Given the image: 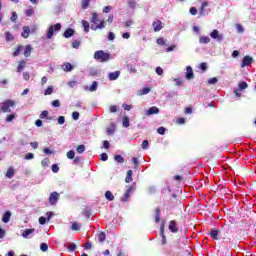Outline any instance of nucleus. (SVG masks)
I'll list each match as a JSON object with an SVG mask.
<instances>
[{"instance_id": "f257e3e1", "label": "nucleus", "mask_w": 256, "mask_h": 256, "mask_svg": "<svg viewBox=\"0 0 256 256\" xmlns=\"http://www.w3.org/2000/svg\"><path fill=\"white\" fill-rule=\"evenodd\" d=\"M110 57L111 55L109 53H106L102 50H98L94 53V59H96V61H100V63L109 61Z\"/></svg>"}, {"instance_id": "f03ea898", "label": "nucleus", "mask_w": 256, "mask_h": 256, "mask_svg": "<svg viewBox=\"0 0 256 256\" xmlns=\"http://www.w3.org/2000/svg\"><path fill=\"white\" fill-rule=\"evenodd\" d=\"M61 31V24L60 23H57L55 25H52L48 28V31H47V34H46V37L47 39H52L53 38V35H55V33Z\"/></svg>"}, {"instance_id": "7ed1b4c3", "label": "nucleus", "mask_w": 256, "mask_h": 256, "mask_svg": "<svg viewBox=\"0 0 256 256\" xmlns=\"http://www.w3.org/2000/svg\"><path fill=\"white\" fill-rule=\"evenodd\" d=\"M13 105H15V103L12 100H7L0 104V109L3 113H11V107H13Z\"/></svg>"}, {"instance_id": "20e7f679", "label": "nucleus", "mask_w": 256, "mask_h": 256, "mask_svg": "<svg viewBox=\"0 0 256 256\" xmlns=\"http://www.w3.org/2000/svg\"><path fill=\"white\" fill-rule=\"evenodd\" d=\"M210 37L212 39H216V41L221 42L223 39H225V36L221 33H219V30H213L210 33Z\"/></svg>"}, {"instance_id": "39448f33", "label": "nucleus", "mask_w": 256, "mask_h": 256, "mask_svg": "<svg viewBox=\"0 0 256 256\" xmlns=\"http://www.w3.org/2000/svg\"><path fill=\"white\" fill-rule=\"evenodd\" d=\"M57 201H59V193L58 192L51 193L49 197V203L51 205H57Z\"/></svg>"}, {"instance_id": "423d86ee", "label": "nucleus", "mask_w": 256, "mask_h": 256, "mask_svg": "<svg viewBox=\"0 0 256 256\" xmlns=\"http://www.w3.org/2000/svg\"><path fill=\"white\" fill-rule=\"evenodd\" d=\"M145 115L147 117L151 115H159V109L157 108V106H152L148 110H145Z\"/></svg>"}, {"instance_id": "0eeeda50", "label": "nucleus", "mask_w": 256, "mask_h": 256, "mask_svg": "<svg viewBox=\"0 0 256 256\" xmlns=\"http://www.w3.org/2000/svg\"><path fill=\"white\" fill-rule=\"evenodd\" d=\"M33 233H35V229H26L24 230V232L22 233V237L24 239H31V237H33Z\"/></svg>"}, {"instance_id": "6e6552de", "label": "nucleus", "mask_w": 256, "mask_h": 256, "mask_svg": "<svg viewBox=\"0 0 256 256\" xmlns=\"http://www.w3.org/2000/svg\"><path fill=\"white\" fill-rule=\"evenodd\" d=\"M120 75H121V71L110 72L108 74V79L109 81H117Z\"/></svg>"}, {"instance_id": "1a4fd4ad", "label": "nucleus", "mask_w": 256, "mask_h": 256, "mask_svg": "<svg viewBox=\"0 0 256 256\" xmlns=\"http://www.w3.org/2000/svg\"><path fill=\"white\" fill-rule=\"evenodd\" d=\"M251 63H253V58H251V56H245L242 60L241 67H247L251 65Z\"/></svg>"}, {"instance_id": "9d476101", "label": "nucleus", "mask_w": 256, "mask_h": 256, "mask_svg": "<svg viewBox=\"0 0 256 256\" xmlns=\"http://www.w3.org/2000/svg\"><path fill=\"white\" fill-rule=\"evenodd\" d=\"M169 231H171V233H178L179 232V228H177V223L174 220L170 221Z\"/></svg>"}, {"instance_id": "9b49d317", "label": "nucleus", "mask_w": 256, "mask_h": 256, "mask_svg": "<svg viewBox=\"0 0 256 256\" xmlns=\"http://www.w3.org/2000/svg\"><path fill=\"white\" fill-rule=\"evenodd\" d=\"M160 234H161V237H162V245H165L167 243V238L165 237V224L161 225Z\"/></svg>"}, {"instance_id": "f8f14e48", "label": "nucleus", "mask_w": 256, "mask_h": 256, "mask_svg": "<svg viewBox=\"0 0 256 256\" xmlns=\"http://www.w3.org/2000/svg\"><path fill=\"white\" fill-rule=\"evenodd\" d=\"M11 221V211H6L2 216L3 223H9Z\"/></svg>"}, {"instance_id": "ddd939ff", "label": "nucleus", "mask_w": 256, "mask_h": 256, "mask_svg": "<svg viewBox=\"0 0 256 256\" xmlns=\"http://www.w3.org/2000/svg\"><path fill=\"white\" fill-rule=\"evenodd\" d=\"M193 77H194L193 68L191 66H188L186 68V79L191 80L193 79Z\"/></svg>"}, {"instance_id": "4468645a", "label": "nucleus", "mask_w": 256, "mask_h": 256, "mask_svg": "<svg viewBox=\"0 0 256 256\" xmlns=\"http://www.w3.org/2000/svg\"><path fill=\"white\" fill-rule=\"evenodd\" d=\"M132 187L128 188L127 191L125 192L124 196L121 198V201H123V203L127 202L129 197H131V191H132Z\"/></svg>"}, {"instance_id": "2eb2a0df", "label": "nucleus", "mask_w": 256, "mask_h": 256, "mask_svg": "<svg viewBox=\"0 0 256 256\" xmlns=\"http://www.w3.org/2000/svg\"><path fill=\"white\" fill-rule=\"evenodd\" d=\"M199 43L201 45H207V43H211V38H209L208 36H200Z\"/></svg>"}, {"instance_id": "dca6fc26", "label": "nucleus", "mask_w": 256, "mask_h": 256, "mask_svg": "<svg viewBox=\"0 0 256 256\" xmlns=\"http://www.w3.org/2000/svg\"><path fill=\"white\" fill-rule=\"evenodd\" d=\"M29 33H31V29H29V26H24L23 31L21 33L22 37L24 39H27L29 37Z\"/></svg>"}, {"instance_id": "f3484780", "label": "nucleus", "mask_w": 256, "mask_h": 256, "mask_svg": "<svg viewBox=\"0 0 256 256\" xmlns=\"http://www.w3.org/2000/svg\"><path fill=\"white\" fill-rule=\"evenodd\" d=\"M73 35H75V30L68 28L65 32H64V37L65 39H69L70 37H73Z\"/></svg>"}, {"instance_id": "a211bd4d", "label": "nucleus", "mask_w": 256, "mask_h": 256, "mask_svg": "<svg viewBox=\"0 0 256 256\" xmlns=\"http://www.w3.org/2000/svg\"><path fill=\"white\" fill-rule=\"evenodd\" d=\"M209 235L214 239L215 241H219V230H211Z\"/></svg>"}, {"instance_id": "6ab92c4d", "label": "nucleus", "mask_w": 256, "mask_h": 256, "mask_svg": "<svg viewBox=\"0 0 256 256\" xmlns=\"http://www.w3.org/2000/svg\"><path fill=\"white\" fill-rule=\"evenodd\" d=\"M153 28L155 32L161 31L163 29V25L161 24V21H156L153 23Z\"/></svg>"}, {"instance_id": "aec40b11", "label": "nucleus", "mask_w": 256, "mask_h": 256, "mask_svg": "<svg viewBox=\"0 0 256 256\" xmlns=\"http://www.w3.org/2000/svg\"><path fill=\"white\" fill-rule=\"evenodd\" d=\"M15 176V169H13V167H10L7 172H6V177L8 179H13V177Z\"/></svg>"}, {"instance_id": "412c9836", "label": "nucleus", "mask_w": 256, "mask_h": 256, "mask_svg": "<svg viewBox=\"0 0 256 256\" xmlns=\"http://www.w3.org/2000/svg\"><path fill=\"white\" fill-rule=\"evenodd\" d=\"M105 28V22L101 21L98 25H92L91 29L92 31H97V29H104Z\"/></svg>"}, {"instance_id": "4be33fe9", "label": "nucleus", "mask_w": 256, "mask_h": 256, "mask_svg": "<svg viewBox=\"0 0 256 256\" xmlns=\"http://www.w3.org/2000/svg\"><path fill=\"white\" fill-rule=\"evenodd\" d=\"M125 181L127 183H131V181H133V170H128L127 171V175H126Z\"/></svg>"}, {"instance_id": "5701e85b", "label": "nucleus", "mask_w": 256, "mask_h": 256, "mask_svg": "<svg viewBox=\"0 0 256 256\" xmlns=\"http://www.w3.org/2000/svg\"><path fill=\"white\" fill-rule=\"evenodd\" d=\"M63 71H73V65L71 63L66 62L62 65Z\"/></svg>"}, {"instance_id": "b1692460", "label": "nucleus", "mask_w": 256, "mask_h": 256, "mask_svg": "<svg viewBox=\"0 0 256 256\" xmlns=\"http://www.w3.org/2000/svg\"><path fill=\"white\" fill-rule=\"evenodd\" d=\"M148 93H151V88L144 87L141 90H139L138 95H148Z\"/></svg>"}, {"instance_id": "393cba45", "label": "nucleus", "mask_w": 256, "mask_h": 256, "mask_svg": "<svg viewBox=\"0 0 256 256\" xmlns=\"http://www.w3.org/2000/svg\"><path fill=\"white\" fill-rule=\"evenodd\" d=\"M205 7H209V2H203L200 7V15L205 16Z\"/></svg>"}, {"instance_id": "a878e982", "label": "nucleus", "mask_w": 256, "mask_h": 256, "mask_svg": "<svg viewBox=\"0 0 256 256\" xmlns=\"http://www.w3.org/2000/svg\"><path fill=\"white\" fill-rule=\"evenodd\" d=\"M105 239H107V236L105 235V232H100V233L98 234V241H99L100 243H103V242L105 241Z\"/></svg>"}, {"instance_id": "bb28decb", "label": "nucleus", "mask_w": 256, "mask_h": 256, "mask_svg": "<svg viewBox=\"0 0 256 256\" xmlns=\"http://www.w3.org/2000/svg\"><path fill=\"white\" fill-rule=\"evenodd\" d=\"M31 51H33V48L31 47V45H27V46H26V49H25V51H24V55H25L26 57H29V56L31 55Z\"/></svg>"}, {"instance_id": "cd10ccee", "label": "nucleus", "mask_w": 256, "mask_h": 256, "mask_svg": "<svg viewBox=\"0 0 256 256\" xmlns=\"http://www.w3.org/2000/svg\"><path fill=\"white\" fill-rule=\"evenodd\" d=\"M105 197L106 199H108V201H113L115 199V196H113V193H111V191H106Z\"/></svg>"}, {"instance_id": "c85d7f7f", "label": "nucleus", "mask_w": 256, "mask_h": 256, "mask_svg": "<svg viewBox=\"0 0 256 256\" xmlns=\"http://www.w3.org/2000/svg\"><path fill=\"white\" fill-rule=\"evenodd\" d=\"M247 87H249L247 82H241L240 84H238L239 91H243V90L247 89Z\"/></svg>"}, {"instance_id": "c756f323", "label": "nucleus", "mask_w": 256, "mask_h": 256, "mask_svg": "<svg viewBox=\"0 0 256 256\" xmlns=\"http://www.w3.org/2000/svg\"><path fill=\"white\" fill-rule=\"evenodd\" d=\"M71 229H72V231H79L81 229V224L74 222V223H72Z\"/></svg>"}, {"instance_id": "7c9ffc66", "label": "nucleus", "mask_w": 256, "mask_h": 256, "mask_svg": "<svg viewBox=\"0 0 256 256\" xmlns=\"http://www.w3.org/2000/svg\"><path fill=\"white\" fill-rule=\"evenodd\" d=\"M91 21L94 23V25H97V23H99V17L97 15V13H93L92 14V19Z\"/></svg>"}, {"instance_id": "2f4dec72", "label": "nucleus", "mask_w": 256, "mask_h": 256, "mask_svg": "<svg viewBox=\"0 0 256 256\" xmlns=\"http://www.w3.org/2000/svg\"><path fill=\"white\" fill-rule=\"evenodd\" d=\"M53 86H48L47 89L44 91V95H53Z\"/></svg>"}, {"instance_id": "473e14b6", "label": "nucleus", "mask_w": 256, "mask_h": 256, "mask_svg": "<svg viewBox=\"0 0 256 256\" xmlns=\"http://www.w3.org/2000/svg\"><path fill=\"white\" fill-rule=\"evenodd\" d=\"M122 123H123V127H129L130 126L129 117L124 116L123 120H122Z\"/></svg>"}, {"instance_id": "72a5a7b5", "label": "nucleus", "mask_w": 256, "mask_h": 256, "mask_svg": "<svg viewBox=\"0 0 256 256\" xmlns=\"http://www.w3.org/2000/svg\"><path fill=\"white\" fill-rule=\"evenodd\" d=\"M25 65H26L25 61H21V62L19 63V65H18V67H17V72H18V73H21V70H22V69H25Z\"/></svg>"}, {"instance_id": "f704fd0d", "label": "nucleus", "mask_w": 256, "mask_h": 256, "mask_svg": "<svg viewBox=\"0 0 256 256\" xmlns=\"http://www.w3.org/2000/svg\"><path fill=\"white\" fill-rule=\"evenodd\" d=\"M128 7L135 9V7H137V2L135 0H128Z\"/></svg>"}, {"instance_id": "c9c22d12", "label": "nucleus", "mask_w": 256, "mask_h": 256, "mask_svg": "<svg viewBox=\"0 0 256 256\" xmlns=\"http://www.w3.org/2000/svg\"><path fill=\"white\" fill-rule=\"evenodd\" d=\"M82 25H83V27H84L85 33H89V22L83 20V21H82Z\"/></svg>"}, {"instance_id": "e433bc0d", "label": "nucleus", "mask_w": 256, "mask_h": 256, "mask_svg": "<svg viewBox=\"0 0 256 256\" xmlns=\"http://www.w3.org/2000/svg\"><path fill=\"white\" fill-rule=\"evenodd\" d=\"M155 221H156V223H159V221H160V217H159V215H160V213H161V210H159V208H156L155 209Z\"/></svg>"}, {"instance_id": "4c0bfd02", "label": "nucleus", "mask_w": 256, "mask_h": 256, "mask_svg": "<svg viewBox=\"0 0 256 256\" xmlns=\"http://www.w3.org/2000/svg\"><path fill=\"white\" fill-rule=\"evenodd\" d=\"M66 156L68 159H75V151L73 150L68 151Z\"/></svg>"}, {"instance_id": "58836bf2", "label": "nucleus", "mask_w": 256, "mask_h": 256, "mask_svg": "<svg viewBox=\"0 0 256 256\" xmlns=\"http://www.w3.org/2000/svg\"><path fill=\"white\" fill-rule=\"evenodd\" d=\"M114 159H115V161H117V163H125V159L122 158L121 155H116V156L114 157Z\"/></svg>"}, {"instance_id": "ea45409f", "label": "nucleus", "mask_w": 256, "mask_h": 256, "mask_svg": "<svg viewBox=\"0 0 256 256\" xmlns=\"http://www.w3.org/2000/svg\"><path fill=\"white\" fill-rule=\"evenodd\" d=\"M77 153L81 154V153H85V145H79L76 148Z\"/></svg>"}, {"instance_id": "a19ab883", "label": "nucleus", "mask_w": 256, "mask_h": 256, "mask_svg": "<svg viewBox=\"0 0 256 256\" xmlns=\"http://www.w3.org/2000/svg\"><path fill=\"white\" fill-rule=\"evenodd\" d=\"M40 249H41V251H43L45 253L46 251L49 250V245H47V243H42L40 245Z\"/></svg>"}, {"instance_id": "79ce46f5", "label": "nucleus", "mask_w": 256, "mask_h": 256, "mask_svg": "<svg viewBox=\"0 0 256 256\" xmlns=\"http://www.w3.org/2000/svg\"><path fill=\"white\" fill-rule=\"evenodd\" d=\"M35 155L33 153H27L24 157V159H26V161H31V159H34Z\"/></svg>"}, {"instance_id": "37998d69", "label": "nucleus", "mask_w": 256, "mask_h": 256, "mask_svg": "<svg viewBox=\"0 0 256 256\" xmlns=\"http://www.w3.org/2000/svg\"><path fill=\"white\" fill-rule=\"evenodd\" d=\"M6 41H13L14 37L13 34H11V32H6Z\"/></svg>"}, {"instance_id": "c03bdc74", "label": "nucleus", "mask_w": 256, "mask_h": 256, "mask_svg": "<svg viewBox=\"0 0 256 256\" xmlns=\"http://www.w3.org/2000/svg\"><path fill=\"white\" fill-rule=\"evenodd\" d=\"M133 19H128L124 22V27H131V25H133Z\"/></svg>"}, {"instance_id": "a18cd8bd", "label": "nucleus", "mask_w": 256, "mask_h": 256, "mask_svg": "<svg viewBox=\"0 0 256 256\" xmlns=\"http://www.w3.org/2000/svg\"><path fill=\"white\" fill-rule=\"evenodd\" d=\"M42 167H49V158H45L41 161Z\"/></svg>"}, {"instance_id": "49530a36", "label": "nucleus", "mask_w": 256, "mask_h": 256, "mask_svg": "<svg viewBox=\"0 0 256 256\" xmlns=\"http://www.w3.org/2000/svg\"><path fill=\"white\" fill-rule=\"evenodd\" d=\"M21 51H23V46H19V47L15 50V52L13 53L14 57H17V56L21 53Z\"/></svg>"}, {"instance_id": "de8ad7c7", "label": "nucleus", "mask_w": 256, "mask_h": 256, "mask_svg": "<svg viewBox=\"0 0 256 256\" xmlns=\"http://www.w3.org/2000/svg\"><path fill=\"white\" fill-rule=\"evenodd\" d=\"M89 91H91V92L97 91V82H96V81H94V82L92 83V85H91L90 88H89Z\"/></svg>"}, {"instance_id": "09e8293b", "label": "nucleus", "mask_w": 256, "mask_h": 256, "mask_svg": "<svg viewBox=\"0 0 256 256\" xmlns=\"http://www.w3.org/2000/svg\"><path fill=\"white\" fill-rule=\"evenodd\" d=\"M236 29L238 33H244L245 32V28H243L241 26V24H236Z\"/></svg>"}, {"instance_id": "8fccbe9b", "label": "nucleus", "mask_w": 256, "mask_h": 256, "mask_svg": "<svg viewBox=\"0 0 256 256\" xmlns=\"http://www.w3.org/2000/svg\"><path fill=\"white\" fill-rule=\"evenodd\" d=\"M79 45H81V42L79 40H75L73 43H72V47L74 49H79Z\"/></svg>"}, {"instance_id": "3c124183", "label": "nucleus", "mask_w": 256, "mask_h": 256, "mask_svg": "<svg viewBox=\"0 0 256 256\" xmlns=\"http://www.w3.org/2000/svg\"><path fill=\"white\" fill-rule=\"evenodd\" d=\"M142 149H149V141L148 140H144L142 142Z\"/></svg>"}, {"instance_id": "603ef678", "label": "nucleus", "mask_w": 256, "mask_h": 256, "mask_svg": "<svg viewBox=\"0 0 256 256\" xmlns=\"http://www.w3.org/2000/svg\"><path fill=\"white\" fill-rule=\"evenodd\" d=\"M217 78L216 77H213V78H210L209 80H208V84L209 85H215L216 83H217Z\"/></svg>"}, {"instance_id": "864d4df0", "label": "nucleus", "mask_w": 256, "mask_h": 256, "mask_svg": "<svg viewBox=\"0 0 256 256\" xmlns=\"http://www.w3.org/2000/svg\"><path fill=\"white\" fill-rule=\"evenodd\" d=\"M13 119H15V114H10L7 116L6 122L11 123V121H13Z\"/></svg>"}, {"instance_id": "5fc2aeb1", "label": "nucleus", "mask_w": 256, "mask_h": 256, "mask_svg": "<svg viewBox=\"0 0 256 256\" xmlns=\"http://www.w3.org/2000/svg\"><path fill=\"white\" fill-rule=\"evenodd\" d=\"M65 123V116L58 117V125H63Z\"/></svg>"}, {"instance_id": "6e6d98bb", "label": "nucleus", "mask_w": 256, "mask_h": 256, "mask_svg": "<svg viewBox=\"0 0 256 256\" xmlns=\"http://www.w3.org/2000/svg\"><path fill=\"white\" fill-rule=\"evenodd\" d=\"M115 133V127L107 128V135H113Z\"/></svg>"}, {"instance_id": "4d7b16f0", "label": "nucleus", "mask_w": 256, "mask_h": 256, "mask_svg": "<svg viewBox=\"0 0 256 256\" xmlns=\"http://www.w3.org/2000/svg\"><path fill=\"white\" fill-rule=\"evenodd\" d=\"M89 1L90 0H83L82 1V8L83 9H87V7H89Z\"/></svg>"}, {"instance_id": "13d9d810", "label": "nucleus", "mask_w": 256, "mask_h": 256, "mask_svg": "<svg viewBox=\"0 0 256 256\" xmlns=\"http://www.w3.org/2000/svg\"><path fill=\"white\" fill-rule=\"evenodd\" d=\"M100 159L101 161H107V159H109V156L107 155V153H102L100 155Z\"/></svg>"}, {"instance_id": "bf43d9fd", "label": "nucleus", "mask_w": 256, "mask_h": 256, "mask_svg": "<svg viewBox=\"0 0 256 256\" xmlns=\"http://www.w3.org/2000/svg\"><path fill=\"white\" fill-rule=\"evenodd\" d=\"M108 40H109V41H115V33L109 32V34H108Z\"/></svg>"}, {"instance_id": "052dcab7", "label": "nucleus", "mask_w": 256, "mask_h": 256, "mask_svg": "<svg viewBox=\"0 0 256 256\" xmlns=\"http://www.w3.org/2000/svg\"><path fill=\"white\" fill-rule=\"evenodd\" d=\"M52 171H53V173H59V166L57 164H53Z\"/></svg>"}, {"instance_id": "680f3d73", "label": "nucleus", "mask_w": 256, "mask_h": 256, "mask_svg": "<svg viewBox=\"0 0 256 256\" xmlns=\"http://www.w3.org/2000/svg\"><path fill=\"white\" fill-rule=\"evenodd\" d=\"M72 118L74 119V121H79V112H73Z\"/></svg>"}, {"instance_id": "e2e57ef3", "label": "nucleus", "mask_w": 256, "mask_h": 256, "mask_svg": "<svg viewBox=\"0 0 256 256\" xmlns=\"http://www.w3.org/2000/svg\"><path fill=\"white\" fill-rule=\"evenodd\" d=\"M69 251H75V249H77V245H75V243H71L68 246Z\"/></svg>"}, {"instance_id": "0e129e2a", "label": "nucleus", "mask_w": 256, "mask_h": 256, "mask_svg": "<svg viewBox=\"0 0 256 256\" xmlns=\"http://www.w3.org/2000/svg\"><path fill=\"white\" fill-rule=\"evenodd\" d=\"M52 106H53V107H61V102H60L59 100H54V101L52 102Z\"/></svg>"}, {"instance_id": "69168bd1", "label": "nucleus", "mask_w": 256, "mask_h": 256, "mask_svg": "<svg viewBox=\"0 0 256 256\" xmlns=\"http://www.w3.org/2000/svg\"><path fill=\"white\" fill-rule=\"evenodd\" d=\"M25 13H26L27 17H31V15H33V13H35V11L33 9H28V10H26Z\"/></svg>"}, {"instance_id": "338daca9", "label": "nucleus", "mask_w": 256, "mask_h": 256, "mask_svg": "<svg viewBox=\"0 0 256 256\" xmlns=\"http://www.w3.org/2000/svg\"><path fill=\"white\" fill-rule=\"evenodd\" d=\"M110 113H117V106L115 105L110 106Z\"/></svg>"}, {"instance_id": "774afa93", "label": "nucleus", "mask_w": 256, "mask_h": 256, "mask_svg": "<svg viewBox=\"0 0 256 256\" xmlns=\"http://www.w3.org/2000/svg\"><path fill=\"white\" fill-rule=\"evenodd\" d=\"M157 43H158V45H165V39H163V38H158V39H157Z\"/></svg>"}]
</instances>
